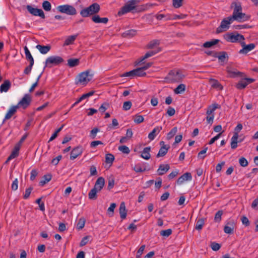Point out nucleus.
Instances as JSON below:
<instances>
[{"label": "nucleus", "instance_id": "37998d69", "mask_svg": "<svg viewBox=\"0 0 258 258\" xmlns=\"http://www.w3.org/2000/svg\"><path fill=\"white\" fill-rule=\"evenodd\" d=\"M160 51V48H158L157 50H152V51H150L148 52H147L145 55L144 56V58L143 59H147L150 57H151L152 56H153L154 55H155V54H156L157 53H158V52H159Z\"/></svg>", "mask_w": 258, "mask_h": 258}, {"label": "nucleus", "instance_id": "ddd939ff", "mask_svg": "<svg viewBox=\"0 0 258 258\" xmlns=\"http://www.w3.org/2000/svg\"><path fill=\"white\" fill-rule=\"evenodd\" d=\"M241 45L242 48L240 49L239 52V53L241 54H247L255 47V45L254 43H250L248 45H246L244 41L241 42Z\"/></svg>", "mask_w": 258, "mask_h": 258}, {"label": "nucleus", "instance_id": "20e7f679", "mask_svg": "<svg viewBox=\"0 0 258 258\" xmlns=\"http://www.w3.org/2000/svg\"><path fill=\"white\" fill-rule=\"evenodd\" d=\"M224 37L228 42L232 43L239 42L240 44L245 39L243 35L237 32L226 34L224 35Z\"/></svg>", "mask_w": 258, "mask_h": 258}, {"label": "nucleus", "instance_id": "5701e85b", "mask_svg": "<svg viewBox=\"0 0 258 258\" xmlns=\"http://www.w3.org/2000/svg\"><path fill=\"white\" fill-rule=\"evenodd\" d=\"M17 109L18 107L16 106V105L13 106L12 107H11L8 111V112L6 114L3 122H5L6 120L10 119L12 117V116L16 112Z\"/></svg>", "mask_w": 258, "mask_h": 258}, {"label": "nucleus", "instance_id": "423d86ee", "mask_svg": "<svg viewBox=\"0 0 258 258\" xmlns=\"http://www.w3.org/2000/svg\"><path fill=\"white\" fill-rule=\"evenodd\" d=\"M57 10L61 13L66 14L68 15H75L77 14L76 9L71 5H63L58 6L56 8Z\"/></svg>", "mask_w": 258, "mask_h": 258}, {"label": "nucleus", "instance_id": "6e6d98bb", "mask_svg": "<svg viewBox=\"0 0 258 258\" xmlns=\"http://www.w3.org/2000/svg\"><path fill=\"white\" fill-rule=\"evenodd\" d=\"M99 132V130L97 127H95L93 128L90 131V137H91V138L93 139H95L96 137L97 133H98Z\"/></svg>", "mask_w": 258, "mask_h": 258}, {"label": "nucleus", "instance_id": "58836bf2", "mask_svg": "<svg viewBox=\"0 0 258 258\" xmlns=\"http://www.w3.org/2000/svg\"><path fill=\"white\" fill-rule=\"evenodd\" d=\"M79 63V59L78 58H70L68 60V64L70 67L78 66Z\"/></svg>", "mask_w": 258, "mask_h": 258}, {"label": "nucleus", "instance_id": "774afa93", "mask_svg": "<svg viewBox=\"0 0 258 258\" xmlns=\"http://www.w3.org/2000/svg\"><path fill=\"white\" fill-rule=\"evenodd\" d=\"M145 248V245H143L140 247V248L138 249V250L137 252L136 258H140L141 257L142 253H143Z\"/></svg>", "mask_w": 258, "mask_h": 258}, {"label": "nucleus", "instance_id": "c85d7f7f", "mask_svg": "<svg viewBox=\"0 0 258 258\" xmlns=\"http://www.w3.org/2000/svg\"><path fill=\"white\" fill-rule=\"evenodd\" d=\"M137 34V30L134 29H131L125 31L122 34V37L125 38H131Z\"/></svg>", "mask_w": 258, "mask_h": 258}, {"label": "nucleus", "instance_id": "6ab92c4d", "mask_svg": "<svg viewBox=\"0 0 258 258\" xmlns=\"http://www.w3.org/2000/svg\"><path fill=\"white\" fill-rule=\"evenodd\" d=\"M162 130V127L161 126H157L155 127L148 135V138L151 141L153 140L155 138L156 136Z\"/></svg>", "mask_w": 258, "mask_h": 258}, {"label": "nucleus", "instance_id": "bb28decb", "mask_svg": "<svg viewBox=\"0 0 258 258\" xmlns=\"http://www.w3.org/2000/svg\"><path fill=\"white\" fill-rule=\"evenodd\" d=\"M220 105H218L217 103H214L211 105H210L206 111L207 115H214L213 113L214 111L217 109V108H220Z\"/></svg>", "mask_w": 258, "mask_h": 258}, {"label": "nucleus", "instance_id": "de8ad7c7", "mask_svg": "<svg viewBox=\"0 0 258 258\" xmlns=\"http://www.w3.org/2000/svg\"><path fill=\"white\" fill-rule=\"evenodd\" d=\"M159 44V41L158 40H154L150 41L147 45V47L149 49H152L156 46L158 45Z\"/></svg>", "mask_w": 258, "mask_h": 258}, {"label": "nucleus", "instance_id": "864d4df0", "mask_svg": "<svg viewBox=\"0 0 258 258\" xmlns=\"http://www.w3.org/2000/svg\"><path fill=\"white\" fill-rule=\"evenodd\" d=\"M118 150L123 153L126 154H129L130 152V150L128 147L124 145L119 146L118 147Z\"/></svg>", "mask_w": 258, "mask_h": 258}, {"label": "nucleus", "instance_id": "c9c22d12", "mask_svg": "<svg viewBox=\"0 0 258 258\" xmlns=\"http://www.w3.org/2000/svg\"><path fill=\"white\" fill-rule=\"evenodd\" d=\"M77 37V35L69 36L65 40L63 45H69L74 43Z\"/></svg>", "mask_w": 258, "mask_h": 258}, {"label": "nucleus", "instance_id": "2eb2a0df", "mask_svg": "<svg viewBox=\"0 0 258 258\" xmlns=\"http://www.w3.org/2000/svg\"><path fill=\"white\" fill-rule=\"evenodd\" d=\"M91 20L95 23L107 24L109 21L107 17L101 18L98 15H95L92 16Z\"/></svg>", "mask_w": 258, "mask_h": 258}, {"label": "nucleus", "instance_id": "ea45409f", "mask_svg": "<svg viewBox=\"0 0 258 258\" xmlns=\"http://www.w3.org/2000/svg\"><path fill=\"white\" fill-rule=\"evenodd\" d=\"M136 77H144L146 75V73L142 69V67L134 69Z\"/></svg>", "mask_w": 258, "mask_h": 258}, {"label": "nucleus", "instance_id": "69168bd1", "mask_svg": "<svg viewBox=\"0 0 258 258\" xmlns=\"http://www.w3.org/2000/svg\"><path fill=\"white\" fill-rule=\"evenodd\" d=\"M32 190H33V187L31 186L27 188L25 190V194L23 196V198L24 199H27L29 197L30 194Z\"/></svg>", "mask_w": 258, "mask_h": 258}, {"label": "nucleus", "instance_id": "a18cd8bd", "mask_svg": "<svg viewBox=\"0 0 258 258\" xmlns=\"http://www.w3.org/2000/svg\"><path fill=\"white\" fill-rule=\"evenodd\" d=\"M223 212L222 210L218 211L215 214L214 217V221L215 222L219 223L221 220V216Z\"/></svg>", "mask_w": 258, "mask_h": 258}, {"label": "nucleus", "instance_id": "f704fd0d", "mask_svg": "<svg viewBox=\"0 0 258 258\" xmlns=\"http://www.w3.org/2000/svg\"><path fill=\"white\" fill-rule=\"evenodd\" d=\"M52 176L51 174H46L44 175L43 176V179L41 180L39 184L40 186H43L46 183L49 182L51 179Z\"/></svg>", "mask_w": 258, "mask_h": 258}, {"label": "nucleus", "instance_id": "a878e982", "mask_svg": "<svg viewBox=\"0 0 258 258\" xmlns=\"http://www.w3.org/2000/svg\"><path fill=\"white\" fill-rule=\"evenodd\" d=\"M150 147H147L145 148L141 154V157L144 159L149 160L151 158V155L150 153Z\"/></svg>", "mask_w": 258, "mask_h": 258}, {"label": "nucleus", "instance_id": "c03bdc74", "mask_svg": "<svg viewBox=\"0 0 258 258\" xmlns=\"http://www.w3.org/2000/svg\"><path fill=\"white\" fill-rule=\"evenodd\" d=\"M247 85V83H246L245 80H241L239 81L236 85V87L238 89H242L245 88Z\"/></svg>", "mask_w": 258, "mask_h": 258}, {"label": "nucleus", "instance_id": "cd10ccee", "mask_svg": "<svg viewBox=\"0 0 258 258\" xmlns=\"http://www.w3.org/2000/svg\"><path fill=\"white\" fill-rule=\"evenodd\" d=\"M11 87V82L9 80H5L1 86L0 92H7Z\"/></svg>", "mask_w": 258, "mask_h": 258}, {"label": "nucleus", "instance_id": "a211bd4d", "mask_svg": "<svg viewBox=\"0 0 258 258\" xmlns=\"http://www.w3.org/2000/svg\"><path fill=\"white\" fill-rule=\"evenodd\" d=\"M214 57H217L219 59V60L221 62H224L228 58V56L226 52L225 51H220L219 52H215L213 55Z\"/></svg>", "mask_w": 258, "mask_h": 258}, {"label": "nucleus", "instance_id": "6e6552de", "mask_svg": "<svg viewBox=\"0 0 258 258\" xmlns=\"http://www.w3.org/2000/svg\"><path fill=\"white\" fill-rule=\"evenodd\" d=\"M242 124L238 123L234 128V134L231 139V147L232 149H235L237 147L238 134L242 130Z\"/></svg>", "mask_w": 258, "mask_h": 258}, {"label": "nucleus", "instance_id": "e433bc0d", "mask_svg": "<svg viewBox=\"0 0 258 258\" xmlns=\"http://www.w3.org/2000/svg\"><path fill=\"white\" fill-rule=\"evenodd\" d=\"M85 222L86 219L85 218L81 217L80 218L77 224V229L79 230L82 229L85 226Z\"/></svg>", "mask_w": 258, "mask_h": 258}, {"label": "nucleus", "instance_id": "f3484780", "mask_svg": "<svg viewBox=\"0 0 258 258\" xmlns=\"http://www.w3.org/2000/svg\"><path fill=\"white\" fill-rule=\"evenodd\" d=\"M105 179L102 177H99L96 181L94 188L97 190L98 191H100L104 186Z\"/></svg>", "mask_w": 258, "mask_h": 258}, {"label": "nucleus", "instance_id": "f257e3e1", "mask_svg": "<svg viewBox=\"0 0 258 258\" xmlns=\"http://www.w3.org/2000/svg\"><path fill=\"white\" fill-rule=\"evenodd\" d=\"M136 2L137 1H131L130 4H126L118 12V15L120 16L129 12H132L133 13H140L149 9L153 6V4L151 3L138 5Z\"/></svg>", "mask_w": 258, "mask_h": 258}, {"label": "nucleus", "instance_id": "f03ea898", "mask_svg": "<svg viewBox=\"0 0 258 258\" xmlns=\"http://www.w3.org/2000/svg\"><path fill=\"white\" fill-rule=\"evenodd\" d=\"M185 75L181 70L174 69L169 72L165 78V80L168 83H178L182 81Z\"/></svg>", "mask_w": 258, "mask_h": 258}, {"label": "nucleus", "instance_id": "393cba45", "mask_svg": "<svg viewBox=\"0 0 258 258\" xmlns=\"http://www.w3.org/2000/svg\"><path fill=\"white\" fill-rule=\"evenodd\" d=\"M36 48L39 50V51L42 54H46L51 49V46L50 45H41L38 44L36 45Z\"/></svg>", "mask_w": 258, "mask_h": 258}, {"label": "nucleus", "instance_id": "39448f33", "mask_svg": "<svg viewBox=\"0 0 258 258\" xmlns=\"http://www.w3.org/2000/svg\"><path fill=\"white\" fill-rule=\"evenodd\" d=\"M93 76V74H90V70H87L85 72H82L78 75V80L76 82V84H81L83 85H86L92 80Z\"/></svg>", "mask_w": 258, "mask_h": 258}, {"label": "nucleus", "instance_id": "b1692460", "mask_svg": "<svg viewBox=\"0 0 258 258\" xmlns=\"http://www.w3.org/2000/svg\"><path fill=\"white\" fill-rule=\"evenodd\" d=\"M119 214L121 219H124L126 217V210L124 202H121L119 207Z\"/></svg>", "mask_w": 258, "mask_h": 258}, {"label": "nucleus", "instance_id": "473e14b6", "mask_svg": "<svg viewBox=\"0 0 258 258\" xmlns=\"http://www.w3.org/2000/svg\"><path fill=\"white\" fill-rule=\"evenodd\" d=\"M186 86L183 84H180L174 90V92L176 94H181L184 92L185 90Z\"/></svg>", "mask_w": 258, "mask_h": 258}, {"label": "nucleus", "instance_id": "4d7b16f0", "mask_svg": "<svg viewBox=\"0 0 258 258\" xmlns=\"http://www.w3.org/2000/svg\"><path fill=\"white\" fill-rule=\"evenodd\" d=\"M172 233V230L168 229L166 230H162L160 231V235L163 236L168 237Z\"/></svg>", "mask_w": 258, "mask_h": 258}, {"label": "nucleus", "instance_id": "09e8293b", "mask_svg": "<svg viewBox=\"0 0 258 258\" xmlns=\"http://www.w3.org/2000/svg\"><path fill=\"white\" fill-rule=\"evenodd\" d=\"M116 206V204L111 203L110 207L108 208L107 210L108 213L110 216H113L114 214V210Z\"/></svg>", "mask_w": 258, "mask_h": 258}, {"label": "nucleus", "instance_id": "4468645a", "mask_svg": "<svg viewBox=\"0 0 258 258\" xmlns=\"http://www.w3.org/2000/svg\"><path fill=\"white\" fill-rule=\"evenodd\" d=\"M83 151L81 146H77L74 148L71 152L70 159L73 160L81 155Z\"/></svg>", "mask_w": 258, "mask_h": 258}, {"label": "nucleus", "instance_id": "1a4fd4ad", "mask_svg": "<svg viewBox=\"0 0 258 258\" xmlns=\"http://www.w3.org/2000/svg\"><path fill=\"white\" fill-rule=\"evenodd\" d=\"M233 22L231 17L224 18L221 22L220 25L216 29V33L219 34L226 31L229 28V25Z\"/></svg>", "mask_w": 258, "mask_h": 258}, {"label": "nucleus", "instance_id": "a19ab883", "mask_svg": "<svg viewBox=\"0 0 258 258\" xmlns=\"http://www.w3.org/2000/svg\"><path fill=\"white\" fill-rule=\"evenodd\" d=\"M98 191L96 189L93 188L89 192L88 197L91 200H96L97 199V192Z\"/></svg>", "mask_w": 258, "mask_h": 258}, {"label": "nucleus", "instance_id": "aec40b11", "mask_svg": "<svg viewBox=\"0 0 258 258\" xmlns=\"http://www.w3.org/2000/svg\"><path fill=\"white\" fill-rule=\"evenodd\" d=\"M170 169V166L168 164H161L157 172L159 175H162L165 174Z\"/></svg>", "mask_w": 258, "mask_h": 258}, {"label": "nucleus", "instance_id": "bf43d9fd", "mask_svg": "<svg viewBox=\"0 0 258 258\" xmlns=\"http://www.w3.org/2000/svg\"><path fill=\"white\" fill-rule=\"evenodd\" d=\"M134 170L136 172H142L146 171V169L145 167L143 168L140 165L137 164L134 167Z\"/></svg>", "mask_w": 258, "mask_h": 258}, {"label": "nucleus", "instance_id": "4c0bfd02", "mask_svg": "<svg viewBox=\"0 0 258 258\" xmlns=\"http://www.w3.org/2000/svg\"><path fill=\"white\" fill-rule=\"evenodd\" d=\"M205 224V219L201 218L199 219L196 222L195 228L200 231L201 230Z\"/></svg>", "mask_w": 258, "mask_h": 258}, {"label": "nucleus", "instance_id": "8fccbe9b", "mask_svg": "<svg viewBox=\"0 0 258 258\" xmlns=\"http://www.w3.org/2000/svg\"><path fill=\"white\" fill-rule=\"evenodd\" d=\"M114 160V157L111 154H107L105 157V162L106 163L111 164Z\"/></svg>", "mask_w": 258, "mask_h": 258}, {"label": "nucleus", "instance_id": "4be33fe9", "mask_svg": "<svg viewBox=\"0 0 258 258\" xmlns=\"http://www.w3.org/2000/svg\"><path fill=\"white\" fill-rule=\"evenodd\" d=\"M170 148L169 145H164V146L161 147L158 153L157 154L156 157L157 158L160 157H163L166 155L167 153L168 150Z\"/></svg>", "mask_w": 258, "mask_h": 258}, {"label": "nucleus", "instance_id": "680f3d73", "mask_svg": "<svg viewBox=\"0 0 258 258\" xmlns=\"http://www.w3.org/2000/svg\"><path fill=\"white\" fill-rule=\"evenodd\" d=\"M208 147H207L206 146H205L204 147V148L203 150L201 151L199 153H198V157L199 158H201V159H204V158L205 157V156H202L203 154H205L207 150H208Z\"/></svg>", "mask_w": 258, "mask_h": 258}, {"label": "nucleus", "instance_id": "0eeeda50", "mask_svg": "<svg viewBox=\"0 0 258 258\" xmlns=\"http://www.w3.org/2000/svg\"><path fill=\"white\" fill-rule=\"evenodd\" d=\"M63 61V59L59 56H51L46 59L45 67L51 68L53 66H58Z\"/></svg>", "mask_w": 258, "mask_h": 258}, {"label": "nucleus", "instance_id": "603ef678", "mask_svg": "<svg viewBox=\"0 0 258 258\" xmlns=\"http://www.w3.org/2000/svg\"><path fill=\"white\" fill-rule=\"evenodd\" d=\"M108 185L107 188L110 190L113 188L114 185V178L113 176H110L108 178Z\"/></svg>", "mask_w": 258, "mask_h": 258}, {"label": "nucleus", "instance_id": "dca6fc26", "mask_svg": "<svg viewBox=\"0 0 258 258\" xmlns=\"http://www.w3.org/2000/svg\"><path fill=\"white\" fill-rule=\"evenodd\" d=\"M191 179L192 176L191 173L189 172H186L178 178L176 182L178 184H181L185 181H189L191 180Z\"/></svg>", "mask_w": 258, "mask_h": 258}, {"label": "nucleus", "instance_id": "9d476101", "mask_svg": "<svg viewBox=\"0 0 258 258\" xmlns=\"http://www.w3.org/2000/svg\"><path fill=\"white\" fill-rule=\"evenodd\" d=\"M32 98L30 94H26L18 102L16 106L18 108L22 107L23 109H26L31 104Z\"/></svg>", "mask_w": 258, "mask_h": 258}, {"label": "nucleus", "instance_id": "5fc2aeb1", "mask_svg": "<svg viewBox=\"0 0 258 258\" xmlns=\"http://www.w3.org/2000/svg\"><path fill=\"white\" fill-rule=\"evenodd\" d=\"M132 105V103L131 101H125L123 104V107H122L123 109L125 111L128 110L129 109H131Z\"/></svg>", "mask_w": 258, "mask_h": 258}, {"label": "nucleus", "instance_id": "9b49d317", "mask_svg": "<svg viewBox=\"0 0 258 258\" xmlns=\"http://www.w3.org/2000/svg\"><path fill=\"white\" fill-rule=\"evenodd\" d=\"M26 8L28 11L32 15L34 16H39L42 19L45 18L43 11L40 9L33 8L30 5H27Z\"/></svg>", "mask_w": 258, "mask_h": 258}, {"label": "nucleus", "instance_id": "49530a36", "mask_svg": "<svg viewBox=\"0 0 258 258\" xmlns=\"http://www.w3.org/2000/svg\"><path fill=\"white\" fill-rule=\"evenodd\" d=\"M144 120V118L142 115L137 114L134 116V121L137 124L143 122Z\"/></svg>", "mask_w": 258, "mask_h": 258}, {"label": "nucleus", "instance_id": "7c9ffc66", "mask_svg": "<svg viewBox=\"0 0 258 258\" xmlns=\"http://www.w3.org/2000/svg\"><path fill=\"white\" fill-rule=\"evenodd\" d=\"M220 42L219 39H212L211 41H207L203 44V47L204 48H211L213 46L217 44Z\"/></svg>", "mask_w": 258, "mask_h": 258}, {"label": "nucleus", "instance_id": "f8f14e48", "mask_svg": "<svg viewBox=\"0 0 258 258\" xmlns=\"http://www.w3.org/2000/svg\"><path fill=\"white\" fill-rule=\"evenodd\" d=\"M230 17L233 21L234 20H236L239 22H243L244 21H248L250 18V16L249 15H247L245 13H243L242 12L238 13L236 15H232V16Z\"/></svg>", "mask_w": 258, "mask_h": 258}, {"label": "nucleus", "instance_id": "3c124183", "mask_svg": "<svg viewBox=\"0 0 258 258\" xmlns=\"http://www.w3.org/2000/svg\"><path fill=\"white\" fill-rule=\"evenodd\" d=\"M42 7L46 11H50L51 9V5L49 1H44L42 4Z\"/></svg>", "mask_w": 258, "mask_h": 258}, {"label": "nucleus", "instance_id": "13d9d810", "mask_svg": "<svg viewBox=\"0 0 258 258\" xmlns=\"http://www.w3.org/2000/svg\"><path fill=\"white\" fill-rule=\"evenodd\" d=\"M135 76L136 75H135V71H134V70H133L130 72H127L124 73L123 74L121 75L120 76L121 77H131V78H132L134 77H136Z\"/></svg>", "mask_w": 258, "mask_h": 258}, {"label": "nucleus", "instance_id": "7ed1b4c3", "mask_svg": "<svg viewBox=\"0 0 258 258\" xmlns=\"http://www.w3.org/2000/svg\"><path fill=\"white\" fill-rule=\"evenodd\" d=\"M100 5L97 3H93L90 6L85 8L83 9L80 11V15L84 18L90 17L97 15V14L100 11Z\"/></svg>", "mask_w": 258, "mask_h": 258}, {"label": "nucleus", "instance_id": "412c9836", "mask_svg": "<svg viewBox=\"0 0 258 258\" xmlns=\"http://www.w3.org/2000/svg\"><path fill=\"white\" fill-rule=\"evenodd\" d=\"M231 7L233 8V12L232 15H236L238 13L242 12L241 5L239 2H233L231 4Z\"/></svg>", "mask_w": 258, "mask_h": 258}, {"label": "nucleus", "instance_id": "79ce46f5", "mask_svg": "<svg viewBox=\"0 0 258 258\" xmlns=\"http://www.w3.org/2000/svg\"><path fill=\"white\" fill-rule=\"evenodd\" d=\"M177 132V127H174L172 130L167 134V139L168 140H170L176 134Z\"/></svg>", "mask_w": 258, "mask_h": 258}, {"label": "nucleus", "instance_id": "e2e57ef3", "mask_svg": "<svg viewBox=\"0 0 258 258\" xmlns=\"http://www.w3.org/2000/svg\"><path fill=\"white\" fill-rule=\"evenodd\" d=\"M241 220L243 225L245 226H248L250 225V222L248 219L245 216H243L241 218Z\"/></svg>", "mask_w": 258, "mask_h": 258}, {"label": "nucleus", "instance_id": "338daca9", "mask_svg": "<svg viewBox=\"0 0 258 258\" xmlns=\"http://www.w3.org/2000/svg\"><path fill=\"white\" fill-rule=\"evenodd\" d=\"M33 64L34 63H32V62H31V63H30L29 65L25 69L24 73L26 75H29L31 71Z\"/></svg>", "mask_w": 258, "mask_h": 258}, {"label": "nucleus", "instance_id": "c756f323", "mask_svg": "<svg viewBox=\"0 0 258 258\" xmlns=\"http://www.w3.org/2000/svg\"><path fill=\"white\" fill-rule=\"evenodd\" d=\"M209 82L213 88L218 89L219 90L223 89V86L221 84L219 83L217 80L214 79H210Z\"/></svg>", "mask_w": 258, "mask_h": 258}, {"label": "nucleus", "instance_id": "052dcab7", "mask_svg": "<svg viewBox=\"0 0 258 258\" xmlns=\"http://www.w3.org/2000/svg\"><path fill=\"white\" fill-rule=\"evenodd\" d=\"M109 104L107 102L103 103L99 107V110L101 112H104L106 111L108 107H109Z\"/></svg>", "mask_w": 258, "mask_h": 258}, {"label": "nucleus", "instance_id": "2f4dec72", "mask_svg": "<svg viewBox=\"0 0 258 258\" xmlns=\"http://www.w3.org/2000/svg\"><path fill=\"white\" fill-rule=\"evenodd\" d=\"M234 222H232L231 223L228 222V224L230 225V226L226 225L224 228V231L225 233L227 234H232L233 233L234 230Z\"/></svg>", "mask_w": 258, "mask_h": 258}, {"label": "nucleus", "instance_id": "72a5a7b5", "mask_svg": "<svg viewBox=\"0 0 258 258\" xmlns=\"http://www.w3.org/2000/svg\"><path fill=\"white\" fill-rule=\"evenodd\" d=\"M24 50L26 55V58L27 60L29 61L30 63H34V59L33 56H32L30 51L26 46L24 47Z\"/></svg>", "mask_w": 258, "mask_h": 258}, {"label": "nucleus", "instance_id": "0e129e2a", "mask_svg": "<svg viewBox=\"0 0 258 258\" xmlns=\"http://www.w3.org/2000/svg\"><path fill=\"white\" fill-rule=\"evenodd\" d=\"M239 163L241 166L246 167L248 165V162L244 157H241L239 160Z\"/></svg>", "mask_w": 258, "mask_h": 258}]
</instances>
